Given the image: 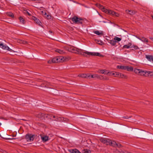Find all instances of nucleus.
<instances>
[{"label":"nucleus","instance_id":"f257e3e1","mask_svg":"<svg viewBox=\"0 0 153 153\" xmlns=\"http://www.w3.org/2000/svg\"><path fill=\"white\" fill-rule=\"evenodd\" d=\"M64 61V58L62 56H56L48 61V63H57L59 62H62Z\"/></svg>","mask_w":153,"mask_h":153},{"label":"nucleus","instance_id":"f03ea898","mask_svg":"<svg viewBox=\"0 0 153 153\" xmlns=\"http://www.w3.org/2000/svg\"><path fill=\"white\" fill-rule=\"evenodd\" d=\"M69 49V51L73 53H77L83 56L84 54V50L76 47H71Z\"/></svg>","mask_w":153,"mask_h":153},{"label":"nucleus","instance_id":"7ed1b4c3","mask_svg":"<svg viewBox=\"0 0 153 153\" xmlns=\"http://www.w3.org/2000/svg\"><path fill=\"white\" fill-rule=\"evenodd\" d=\"M70 19L75 24H82L83 23V19H82L79 18L76 16L71 18Z\"/></svg>","mask_w":153,"mask_h":153},{"label":"nucleus","instance_id":"20e7f679","mask_svg":"<svg viewBox=\"0 0 153 153\" xmlns=\"http://www.w3.org/2000/svg\"><path fill=\"white\" fill-rule=\"evenodd\" d=\"M117 68L121 69L128 71H131L133 70V68L132 67H129L125 65H117Z\"/></svg>","mask_w":153,"mask_h":153},{"label":"nucleus","instance_id":"39448f33","mask_svg":"<svg viewBox=\"0 0 153 153\" xmlns=\"http://www.w3.org/2000/svg\"><path fill=\"white\" fill-rule=\"evenodd\" d=\"M84 54L83 55V56H87L86 54L88 55H91V56H98L100 57H103V55H101L100 53H92V52H90L87 51H84L83 53Z\"/></svg>","mask_w":153,"mask_h":153},{"label":"nucleus","instance_id":"423d86ee","mask_svg":"<svg viewBox=\"0 0 153 153\" xmlns=\"http://www.w3.org/2000/svg\"><path fill=\"white\" fill-rule=\"evenodd\" d=\"M35 137L34 134H27L25 135V138L27 141H33Z\"/></svg>","mask_w":153,"mask_h":153},{"label":"nucleus","instance_id":"0eeeda50","mask_svg":"<svg viewBox=\"0 0 153 153\" xmlns=\"http://www.w3.org/2000/svg\"><path fill=\"white\" fill-rule=\"evenodd\" d=\"M143 76L149 77H153V71L145 70Z\"/></svg>","mask_w":153,"mask_h":153},{"label":"nucleus","instance_id":"6e6552de","mask_svg":"<svg viewBox=\"0 0 153 153\" xmlns=\"http://www.w3.org/2000/svg\"><path fill=\"white\" fill-rule=\"evenodd\" d=\"M144 70L140 69L135 68L134 70V72L137 74L143 76Z\"/></svg>","mask_w":153,"mask_h":153},{"label":"nucleus","instance_id":"1a4fd4ad","mask_svg":"<svg viewBox=\"0 0 153 153\" xmlns=\"http://www.w3.org/2000/svg\"><path fill=\"white\" fill-rule=\"evenodd\" d=\"M0 47L2 48L3 49L8 51L11 52H15L14 51L12 50V49L10 48L8 46L6 45H4L3 43H1V44L0 46Z\"/></svg>","mask_w":153,"mask_h":153},{"label":"nucleus","instance_id":"9d476101","mask_svg":"<svg viewBox=\"0 0 153 153\" xmlns=\"http://www.w3.org/2000/svg\"><path fill=\"white\" fill-rule=\"evenodd\" d=\"M36 116L37 117L42 119H44L45 117H48V116H46V114L42 113H39L37 114Z\"/></svg>","mask_w":153,"mask_h":153},{"label":"nucleus","instance_id":"9b49d317","mask_svg":"<svg viewBox=\"0 0 153 153\" xmlns=\"http://www.w3.org/2000/svg\"><path fill=\"white\" fill-rule=\"evenodd\" d=\"M115 76L119 77L120 78H126L127 77V76L126 75L117 72L116 73V75H115Z\"/></svg>","mask_w":153,"mask_h":153},{"label":"nucleus","instance_id":"f8f14e48","mask_svg":"<svg viewBox=\"0 0 153 153\" xmlns=\"http://www.w3.org/2000/svg\"><path fill=\"white\" fill-rule=\"evenodd\" d=\"M100 140L101 142L104 144H106L107 145H109L110 141V140L109 139L105 138H102L100 139Z\"/></svg>","mask_w":153,"mask_h":153},{"label":"nucleus","instance_id":"ddd939ff","mask_svg":"<svg viewBox=\"0 0 153 153\" xmlns=\"http://www.w3.org/2000/svg\"><path fill=\"white\" fill-rule=\"evenodd\" d=\"M32 19L38 25L40 26H41L42 23L40 22V21L35 16H33Z\"/></svg>","mask_w":153,"mask_h":153},{"label":"nucleus","instance_id":"4468645a","mask_svg":"<svg viewBox=\"0 0 153 153\" xmlns=\"http://www.w3.org/2000/svg\"><path fill=\"white\" fill-rule=\"evenodd\" d=\"M68 151L71 153H81L78 150L76 149H69Z\"/></svg>","mask_w":153,"mask_h":153},{"label":"nucleus","instance_id":"2eb2a0df","mask_svg":"<svg viewBox=\"0 0 153 153\" xmlns=\"http://www.w3.org/2000/svg\"><path fill=\"white\" fill-rule=\"evenodd\" d=\"M108 14L115 16H118L119 15L117 13L111 10H109Z\"/></svg>","mask_w":153,"mask_h":153},{"label":"nucleus","instance_id":"dca6fc26","mask_svg":"<svg viewBox=\"0 0 153 153\" xmlns=\"http://www.w3.org/2000/svg\"><path fill=\"white\" fill-rule=\"evenodd\" d=\"M146 57L149 61L153 62V56L149 55H146Z\"/></svg>","mask_w":153,"mask_h":153},{"label":"nucleus","instance_id":"f3484780","mask_svg":"<svg viewBox=\"0 0 153 153\" xmlns=\"http://www.w3.org/2000/svg\"><path fill=\"white\" fill-rule=\"evenodd\" d=\"M109 145L113 147H116V143L114 141H111L110 140V143H109Z\"/></svg>","mask_w":153,"mask_h":153},{"label":"nucleus","instance_id":"a211bd4d","mask_svg":"<svg viewBox=\"0 0 153 153\" xmlns=\"http://www.w3.org/2000/svg\"><path fill=\"white\" fill-rule=\"evenodd\" d=\"M126 13H128L129 14L131 15H134L135 13V11L132 10H126Z\"/></svg>","mask_w":153,"mask_h":153},{"label":"nucleus","instance_id":"6ab92c4d","mask_svg":"<svg viewBox=\"0 0 153 153\" xmlns=\"http://www.w3.org/2000/svg\"><path fill=\"white\" fill-rule=\"evenodd\" d=\"M62 119H63V117H56L55 119L53 120L56 121H62Z\"/></svg>","mask_w":153,"mask_h":153},{"label":"nucleus","instance_id":"aec40b11","mask_svg":"<svg viewBox=\"0 0 153 153\" xmlns=\"http://www.w3.org/2000/svg\"><path fill=\"white\" fill-rule=\"evenodd\" d=\"M131 45V43H129L128 45H124L123 46V48H131L132 47L130 46Z\"/></svg>","mask_w":153,"mask_h":153},{"label":"nucleus","instance_id":"412c9836","mask_svg":"<svg viewBox=\"0 0 153 153\" xmlns=\"http://www.w3.org/2000/svg\"><path fill=\"white\" fill-rule=\"evenodd\" d=\"M41 138L42 140L44 142H46L48 140V137L47 136H41Z\"/></svg>","mask_w":153,"mask_h":153},{"label":"nucleus","instance_id":"4be33fe9","mask_svg":"<svg viewBox=\"0 0 153 153\" xmlns=\"http://www.w3.org/2000/svg\"><path fill=\"white\" fill-rule=\"evenodd\" d=\"M143 42H148V41L147 39L144 37H141L140 39Z\"/></svg>","mask_w":153,"mask_h":153},{"label":"nucleus","instance_id":"5701e85b","mask_svg":"<svg viewBox=\"0 0 153 153\" xmlns=\"http://www.w3.org/2000/svg\"><path fill=\"white\" fill-rule=\"evenodd\" d=\"M101 6L102 7L101 8L102 9V11L108 14L110 10H107L106 9L104 8L102 5H101Z\"/></svg>","mask_w":153,"mask_h":153},{"label":"nucleus","instance_id":"b1692460","mask_svg":"<svg viewBox=\"0 0 153 153\" xmlns=\"http://www.w3.org/2000/svg\"><path fill=\"white\" fill-rule=\"evenodd\" d=\"M6 14L8 16H9L10 17L13 18L14 17V16L13 13L11 12H7L6 13Z\"/></svg>","mask_w":153,"mask_h":153},{"label":"nucleus","instance_id":"393cba45","mask_svg":"<svg viewBox=\"0 0 153 153\" xmlns=\"http://www.w3.org/2000/svg\"><path fill=\"white\" fill-rule=\"evenodd\" d=\"M19 19L20 22L22 24H24L25 23V20L22 16H20L19 17Z\"/></svg>","mask_w":153,"mask_h":153},{"label":"nucleus","instance_id":"a878e982","mask_svg":"<svg viewBox=\"0 0 153 153\" xmlns=\"http://www.w3.org/2000/svg\"><path fill=\"white\" fill-rule=\"evenodd\" d=\"M96 78L97 79H103L105 80L107 79H104V77L101 75H98V74H97Z\"/></svg>","mask_w":153,"mask_h":153},{"label":"nucleus","instance_id":"bb28decb","mask_svg":"<svg viewBox=\"0 0 153 153\" xmlns=\"http://www.w3.org/2000/svg\"><path fill=\"white\" fill-rule=\"evenodd\" d=\"M94 33L98 35H103V33L102 31L101 32H100L99 31L96 30L94 31Z\"/></svg>","mask_w":153,"mask_h":153},{"label":"nucleus","instance_id":"cd10ccee","mask_svg":"<svg viewBox=\"0 0 153 153\" xmlns=\"http://www.w3.org/2000/svg\"><path fill=\"white\" fill-rule=\"evenodd\" d=\"M55 51L60 54H62L64 53V52L63 50H61L59 49H56Z\"/></svg>","mask_w":153,"mask_h":153},{"label":"nucleus","instance_id":"c85d7f7f","mask_svg":"<svg viewBox=\"0 0 153 153\" xmlns=\"http://www.w3.org/2000/svg\"><path fill=\"white\" fill-rule=\"evenodd\" d=\"M116 42L113 40H111L110 43L113 46H114L116 45Z\"/></svg>","mask_w":153,"mask_h":153},{"label":"nucleus","instance_id":"c756f323","mask_svg":"<svg viewBox=\"0 0 153 153\" xmlns=\"http://www.w3.org/2000/svg\"><path fill=\"white\" fill-rule=\"evenodd\" d=\"M82 153H91V151L88 149H84Z\"/></svg>","mask_w":153,"mask_h":153},{"label":"nucleus","instance_id":"7c9ffc66","mask_svg":"<svg viewBox=\"0 0 153 153\" xmlns=\"http://www.w3.org/2000/svg\"><path fill=\"white\" fill-rule=\"evenodd\" d=\"M97 74H95L94 75H88V77H91V78H96Z\"/></svg>","mask_w":153,"mask_h":153},{"label":"nucleus","instance_id":"2f4dec72","mask_svg":"<svg viewBox=\"0 0 153 153\" xmlns=\"http://www.w3.org/2000/svg\"><path fill=\"white\" fill-rule=\"evenodd\" d=\"M121 39L120 38L118 37H115L114 38V40L115 41H117V42H119L121 40Z\"/></svg>","mask_w":153,"mask_h":153},{"label":"nucleus","instance_id":"473e14b6","mask_svg":"<svg viewBox=\"0 0 153 153\" xmlns=\"http://www.w3.org/2000/svg\"><path fill=\"white\" fill-rule=\"evenodd\" d=\"M88 76L87 74H82L81 77L83 78H86L88 77Z\"/></svg>","mask_w":153,"mask_h":153},{"label":"nucleus","instance_id":"72a5a7b5","mask_svg":"<svg viewBox=\"0 0 153 153\" xmlns=\"http://www.w3.org/2000/svg\"><path fill=\"white\" fill-rule=\"evenodd\" d=\"M69 121V120L66 118H64L63 117V119H62V121L64 122H68Z\"/></svg>","mask_w":153,"mask_h":153},{"label":"nucleus","instance_id":"f704fd0d","mask_svg":"<svg viewBox=\"0 0 153 153\" xmlns=\"http://www.w3.org/2000/svg\"><path fill=\"white\" fill-rule=\"evenodd\" d=\"M131 47L132 48H133L135 50L139 49V48H138V47L136 45H133L132 47Z\"/></svg>","mask_w":153,"mask_h":153},{"label":"nucleus","instance_id":"c9c22d12","mask_svg":"<svg viewBox=\"0 0 153 153\" xmlns=\"http://www.w3.org/2000/svg\"><path fill=\"white\" fill-rule=\"evenodd\" d=\"M121 146H122L120 143H116V146H117L119 148H120V147H121Z\"/></svg>","mask_w":153,"mask_h":153},{"label":"nucleus","instance_id":"e433bc0d","mask_svg":"<svg viewBox=\"0 0 153 153\" xmlns=\"http://www.w3.org/2000/svg\"><path fill=\"white\" fill-rule=\"evenodd\" d=\"M105 71V70H101L100 71V73L101 74H104Z\"/></svg>","mask_w":153,"mask_h":153},{"label":"nucleus","instance_id":"4c0bfd02","mask_svg":"<svg viewBox=\"0 0 153 153\" xmlns=\"http://www.w3.org/2000/svg\"><path fill=\"white\" fill-rule=\"evenodd\" d=\"M46 116H48L47 118H49V117H51L53 116L51 114H46Z\"/></svg>","mask_w":153,"mask_h":153},{"label":"nucleus","instance_id":"58836bf2","mask_svg":"<svg viewBox=\"0 0 153 153\" xmlns=\"http://www.w3.org/2000/svg\"><path fill=\"white\" fill-rule=\"evenodd\" d=\"M45 84H46V85H45V86L46 87L47 86H49V85L50 84L49 82H45Z\"/></svg>","mask_w":153,"mask_h":153},{"label":"nucleus","instance_id":"ea45409f","mask_svg":"<svg viewBox=\"0 0 153 153\" xmlns=\"http://www.w3.org/2000/svg\"><path fill=\"white\" fill-rule=\"evenodd\" d=\"M135 37H136L137 38L139 39V40L140 39L141 37H140L139 36H134Z\"/></svg>","mask_w":153,"mask_h":153},{"label":"nucleus","instance_id":"a19ab883","mask_svg":"<svg viewBox=\"0 0 153 153\" xmlns=\"http://www.w3.org/2000/svg\"><path fill=\"white\" fill-rule=\"evenodd\" d=\"M131 117L130 116L129 117H128V116H125L123 117V118L125 119H128L129 118H130Z\"/></svg>","mask_w":153,"mask_h":153},{"label":"nucleus","instance_id":"79ce46f5","mask_svg":"<svg viewBox=\"0 0 153 153\" xmlns=\"http://www.w3.org/2000/svg\"><path fill=\"white\" fill-rule=\"evenodd\" d=\"M121 151H119L118 150H116V153H120Z\"/></svg>","mask_w":153,"mask_h":153},{"label":"nucleus","instance_id":"37998d69","mask_svg":"<svg viewBox=\"0 0 153 153\" xmlns=\"http://www.w3.org/2000/svg\"><path fill=\"white\" fill-rule=\"evenodd\" d=\"M149 39H151V40L153 41V37H149Z\"/></svg>","mask_w":153,"mask_h":153},{"label":"nucleus","instance_id":"c03bdc74","mask_svg":"<svg viewBox=\"0 0 153 153\" xmlns=\"http://www.w3.org/2000/svg\"><path fill=\"white\" fill-rule=\"evenodd\" d=\"M117 72H115V73H113L112 74L113 75H116V73Z\"/></svg>","mask_w":153,"mask_h":153},{"label":"nucleus","instance_id":"a18cd8bd","mask_svg":"<svg viewBox=\"0 0 153 153\" xmlns=\"http://www.w3.org/2000/svg\"><path fill=\"white\" fill-rule=\"evenodd\" d=\"M81 76H82V74H79V75L78 76L79 77H81Z\"/></svg>","mask_w":153,"mask_h":153},{"label":"nucleus","instance_id":"49530a36","mask_svg":"<svg viewBox=\"0 0 153 153\" xmlns=\"http://www.w3.org/2000/svg\"><path fill=\"white\" fill-rule=\"evenodd\" d=\"M53 117L54 119H55L56 118V117L55 116H53Z\"/></svg>","mask_w":153,"mask_h":153},{"label":"nucleus","instance_id":"de8ad7c7","mask_svg":"<svg viewBox=\"0 0 153 153\" xmlns=\"http://www.w3.org/2000/svg\"><path fill=\"white\" fill-rule=\"evenodd\" d=\"M27 13L28 14V15H30V14L27 11Z\"/></svg>","mask_w":153,"mask_h":153},{"label":"nucleus","instance_id":"09e8293b","mask_svg":"<svg viewBox=\"0 0 153 153\" xmlns=\"http://www.w3.org/2000/svg\"><path fill=\"white\" fill-rule=\"evenodd\" d=\"M49 32L51 33H53V32L51 30H50L49 31Z\"/></svg>","mask_w":153,"mask_h":153},{"label":"nucleus","instance_id":"8fccbe9b","mask_svg":"<svg viewBox=\"0 0 153 153\" xmlns=\"http://www.w3.org/2000/svg\"><path fill=\"white\" fill-rule=\"evenodd\" d=\"M26 41H24V42H23V43H26Z\"/></svg>","mask_w":153,"mask_h":153},{"label":"nucleus","instance_id":"3c124183","mask_svg":"<svg viewBox=\"0 0 153 153\" xmlns=\"http://www.w3.org/2000/svg\"><path fill=\"white\" fill-rule=\"evenodd\" d=\"M47 14V13H45V15H46Z\"/></svg>","mask_w":153,"mask_h":153},{"label":"nucleus","instance_id":"603ef678","mask_svg":"<svg viewBox=\"0 0 153 153\" xmlns=\"http://www.w3.org/2000/svg\"><path fill=\"white\" fill-rule=\"evenodd\" d=\"M152 19H153V16H152Z\"/></svg>","mask_w":153,"mask_h":153},{"label":"nucleus","instance_id":"864d4df0","mask_svg":"<svg viewBox=\"0 0 153 153\" xmlns=\"http://www.w3.org/2000/svg\"><path fill=\"white\" fill-rule=\"evenodd\" d=\"M1 43H0V46H1Z\"/></svg>","mask_w":153,"mask_h":153},{"label":"nucleus","instance_id":"5fc2aeb1","mask_svg":"<svg viewBox=\"0 0 153 153\" xmlns=\"http://www.w3.org/2000/svg\"><path fill=\"white\" fill-rule=\"evenodd\" d=\"M12 139H15V138H12Z\"/></svg>","mask_w":153,"mask_h":153},{"label":"nucleus","instance_id":"6e6d98bb","mask_svg":"<svg viewBox=\"0 0 153 153\" xmlns=\"http://www.w3.org/2000/svg\"><path fill=\"white\" fill-rule=\"evenodd\" d=\"M0 137H1V135L0 134Z\"/></svg>","mask_w":153,"mask_h":153},{"label":"nucleus","instance_id":"4d7b16f0","mask_svg":"<svg viewBox=\"0 0 153 153\" xmlns=\"http://www.w3.org/2000/svg\"><path fill=\"white\" fill-rule=\"evenodd\" d=\"M140 138H143V137H140Z\"/></svg>","mask_w":153,"mask_h":153}]
</instances>
